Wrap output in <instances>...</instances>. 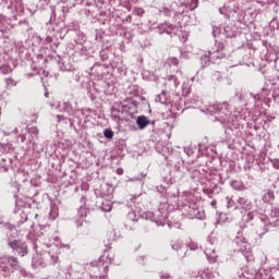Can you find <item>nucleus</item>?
Masks as SVG:
<instances>
[{
  "instance_id": "f03ea898",
  "label": "nucleus",
  "mask_w": 279,
  "mask_h": 279,
  "mask_svg": "<svg viewBox=\"0 0 279 279\" xmlns=\"http://www.w3.org/2000/svg\"><path fill=\"white\" fill-rule=\"evenodd\" d=\"M136 122H137L140 130H145V128H147V125H149V120H147V117H145V116H140L137 118Z\"/></svg>"
},
{
  "instance_id": "20e7f679",
  "label": "nucleus",
  "mask_w": 279,
  "mask_h": 279,
  "mask_svg": "<svg viewBox=\"0 0 279 279\" xmlns=\"http://www.w3.org/2000/svg\"><path fill=\"white\" fill-rule=\"evenodd\" d=\"M104 136H105V138H112L114 136V132H112V130H110V129H106L104 131Z\"/></svg>"
},
{
  "instance_id": "9d476101",
  "label": "nucleus",
  "mask_w": 279,
  "mask_h": 279,
  "mask_svg": "<svg viewBox=\"0 0 279 279\" xmlns=\"http://www.w3.org/2000/svg\"><path fill=\"white\" fill-rule=\"evenodd\" d=\"M34 132H35V133H37V132H38V129H37V128H35V129H34Z\"/></svg>"
},
{
  "instance_id": "6e6552de",
  "label": "nucleus",
  "mask_w": 279,
  "mask_h": 279,
  "mask_svg": "<svg viewBox=\"0 0 279 279\" xmlns=\"http://www.w3.org/2000/svg\"><path fill=\"white\" fill-rule=\"evenodd\" d=\"M160 279H171V276L163 274L160 276Z\"/></svg>"
},
{
  "instance_id": "0eeeda50",
  "label": "nucleus",
  "mask_w": 279,
  "mask_h": 279,
  "mask_svg": "<svg viewBox=\"0 0 279 279\" xmlns=\"http://www.w3.org/2000/svg\"><path fill=\"white\" fill-rule=\"evenodd\" d=\"M116 173H118V175H123V168H117Z\"/></svg>"
},
{
  "instance_id": "1a4fd4ad",
  "label": "nucleus",
  "mask_w": 279,
  "mask_h": 279,
  "mask_svg": "<svg viewBox=\"0 0 279 279\" xmlns=\"http://www.w3.org/2000/svg\"><path fill=\"white\" fill-rule=\"evenodd\" d=\"M192 3H194L195 8H197L199 0H192Z\"/></svg>"
},
{
  "instance_id": "f257e3e1",
  "label": "nucleus",
  "mask_w": 279,
  "mask_h": 279,
  "mask_svg": "<svg viewBox=\"0 0 279 279\" xmlns=\"http://www.w3.org/2000/svg\"><path fill=\"white\" fill-rule=\"evenodd\" d=\"M9 246L20 256H25L27 254V244L21 240H13L9 242Z\"/></svg>"
},
{
  "instance_id": "423d86ee",
  "label": "nucleus",
  "mask_w": 279,
  "mask_h": 279,
  "mask_svg": "<svg viewBox=\"0 0 279 279\" xmlns=\"http://www.w3.org/2000/svg\"><path fill=\"white\" fill-rule=\"evenodd\" d=\"M170 62H171L174 66H178V64L180 63V62L178 61V58H171V59H170Z\"/></svg>"
},
{
  "instance_id": "7ed1b4c3",
  "label": "nucleus",
  "mask_w": 279,
  "mask_h": 279,
  "mask_svg": "<svg viewBox=\"0 0 279 279\" xmlns=\"http://www.w3.org/2000/svg\"><path fill=\"white\" fill-rule=\"evenodd\" d=\"M7 260L10 265V267H12L13 269H16L19 267V258H16L14 256H8Z\"/></svg>"
},
{
  "instance_id": "39448f33",
  "label": "nucleus",
  "mask_w": 279,
  "mask_h": 279,
  "mask_svg": "<svg viewBox=\"0 0 279 279\" xmlns=\"http://www.w3.org/2000/svg\"><path fill=\"white\" fill-rule=\"evenodd\" d=\"M264 199H274V192H272V191H268V192L264 195Z\"/></svg>"
}]
</instances>
